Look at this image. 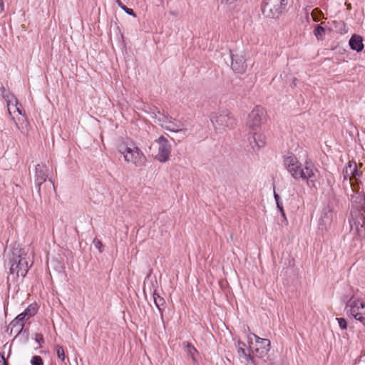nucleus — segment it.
I'll return each instance as SVG.
<instances>
[{
  "label": "nucleus",
  "instance_id": "nucleus-17",
  "mask_svg": "<svg viewBox=\"0 0 365 365\" xmlns=\"http://www.w3.org/2000/svg\"><path fill=\"white\" fill-rule=\"evenodd\" d=\"M344 180H351L353 178L356 180L357 176L359 175V173L357 170V166L356 163L349 161L347 165L345 166L344 169L342 172Z\"/></svg>",
  "mask_w": 365,
  "mask_h": 365
},
{
  "label": "nucleus",
  "instance_id": "nucleus-22",
  "mask_svg": "<svg viewBox=\"0 0 365 365\" xmlns=\"http://www.w3.org/2000/svg\"><path fill=\"white\" fill-rule=\"evenodd\" d=\"M54 184L51 179L46 180V182L43 184L42 190H41V195H43L45 196L48 195L51 193V192L54 190Z\"/></svg>",
  "mask_w": 365,
  "mask_h": 365
},
{
  "label": "nucleus",
  "instance_id": "nucleus-27",
  "mask_svg": "<svg viewBox=\"0 0 365 365\" xmlns=\"http://www.w3.org/2000/svg\"><path fill=\"white\" fill-rule=\"evenodd\" d=\"M31 365H43V361L40 356H34L31 360Z\"/></svg>",
  "mask_w": 365,
  "mask_h": 365
},
{
  "label": "nucleus",
  "instance_id": "nucleus-26",
  "mask_svg": "<svg viewBox=\"0 0 365 365\" xmlns=\"http://www.w3.org/2000/svg\"><path fill=\"white\" fill-rule=\"evenodd\" d=\"M54 349L56 352V355H57L58 358L61 361H64L66 359V354H65L63 347L61 345L57 344L54 346Z\"/></svg>",
  "mask_w": 365,
  "mask_h": 365
},
{
  "label": "nucleus",
  "instance_id": "nucleus-13",
  "mask_svg": "<svg viewBox=\"0 0 365 365\" xmlns=\"http://www.w3.org/2000/svg\"><path fill=\"white\" fill-rule=\"evenodd\" d=\"M248 142L252 152H257L266 145V138L259 131H250Z\"/></svg>",
  "mask_w": 365,
  "mask_h": 365
},
{
  "label": "nucleus",
  "instance_id": "nucleus-33",
  "mask_svg": "<svg viewBox=\"0 0 365 365\" xmlns=\"http://www.w3.org/2000/svg\"><path fill=\"white\" fill-rule=\"evenodd\" d=\"M0 90H1V94H2L3 97L5 98V100H6V101H7V96H13L12 94L9 93L6 91V89L4 87H3V86L0 88Z\"/></svg>",
  "mask_w": 365,
  "mask_h": 365
},
{
  "label": "nucleus",
  "instance_id": "nucleus-10",
  "mask_svg": "<svg viewBox=\"0 0 365 365\" xmlns=\"http://www.w3.org/2000/svg\"><path fill=\"white\" fill-rule=\"evenodd\" d=\"M49 169L43 164H38L35 168V184L38 188L37 192L41 197L42 186L48 178Z\"/></svg>",
  "mask_w": 365,
  "mask_h": 365
},
{
  "label": "nucleus",
  "instance_id": "nucleus-32",
  "mask_svg": "<svg viewBox=\"0 0 365 365\" xmlns=\"http://www.w3.org/2000/svg\"><path fill=\"white\" fill-rule=\"evenodd\" d=\"M121 9L123 11H124L126 14L133 16V17H135L136 16V14H135V12L133 11V10L132 9H130V8H128L127 6H121Z\"/></svg>",
  "mask_w": 365,
  "mask_h": 365
},
{
  "label": "nucleus",
  "instance_id": "nucleus-21",
  "mask_svg": "<svg viewBox=\"0 0 365 365\" xmlns=\"http://www.w3.org/2000/svg\"><path fill=\"white\" fill-rule=\"evenodd\" d=\"M182 347L185 350L187 354L191 356L192 359L195 361V355L197 353V349L188 341L182 342Z\"/></svg>",
  "mask_w": 365,
  "mask_h": 365
},
{
  "label": "nucleus",
  "instance_id": "nucleus-20",
  "mask_svg": "<svg viewBox=\"0 0 365 365\" xmlns=\"http://www.w3.org/2000/svg\"><path fill=\"white\" fill-rule=\"evenodd\" d=\"M9 326L11 327L10 334H12L14 333L15 336L19 335L24 327V325L21 324L20 322H16L14 319L11 322Z\"/></svg>",
  "mask_w": 365,
  "mask_h": 365
},
{
  "label": "nucleus",
  "instance_id": "nucleus-18",
  "mask_svg": "<svg viewBox=\"0 0 365 365\" xmlns=\"http://www.w3.org/2000/svg\"><path fill=\"white\" fill-rule=\"evenodd\" d=\"M7 107L10 114L17 112L19 115L23 114L22 105L18 102L14 96H7Z\"/></svg>",
  "mask_w": 365,
  "mask_h": 365
},
{
  "label": "nucleus",
  "instance_id": "nucleus-3",
  "mask_svg": "<svg viewBox=\"0 0 365 365\" xmlns=\"http://www.w3.org/2000/svg\"><path fill=\"white\" fill-rule=\"evenodd\" d=\"M345 311L347 315L365 325V303L361 299L351 296L346 302Z\"/></svg>",
  "mask_w": 365,
  "mask_h": 365
},
{
  "label": "nucleus",
  "instance_id": "nucleus-39",
  "mask_svg": "<svg viewBox=\"0 0 365 365\" xmlns=\"http://www.w3.org/2000/svg\"><path fill=\"white\" fill-rule=\"evenodd\" d=\"M236 346H237V348H245L246 346L245 344L242 341H238Z\"/></svg>",
  "mask_w": 365,
  "mask_h": 365
},
{
  "label": "nucleus",
  "instance_id": "nucleus-24",
  "mask_svg": "<svg viewBox=\"0 0 365 365\" xmlns=\"http://www.w3.org/2000/svg\"><path fill=\"white\" fill-rule=\"evenodd\" d=\"M323 24H317L314 30V34L317 40H323L325 35V29L322 26Z\"/></svg>",
  "mask_w": 365,
  "mask_h": 365
},
{
  "label": "nucleus",
  "instance_id": "nucleus-34",
  "mask_svg": "<svg viewBox=\"0 0 365 365\" xmlns=\"http://www.w3.org/2000/svg\"><path fill=\"white\" fill-rule=\"evenodd\" d=\"M357 199L359 200V202L360 203L363 202L361 210L364 211V213H365V196L364 195L359 196L357 197Z\"/></svg>",
  "mask_w": 365,
  "mask_h": 365
},
{
  "label": "nucleus",
  "instance_id": "nucleus-1",
  "mask_svg": "<svg viewBox=\"0 0 365 365\" xmlns=\"http://www.w3.org/2000/svg\"><path fill=\"white\" fill-rule=\"evenodd\" d=\"M29 262L27 254L24 249L14 247L9 255L10 274L14 278H18L19 277L24 278L32 264L29 265Z\"/></svg>",
  "mask_w": 365,
  "mask_h": 365
},
{
  "label": "nucleus",
  "instance_id": "nucleus-41",
  "mask_svg": "<svg viewBox=\"0 0 365 365\" xmlns=\"http://www.w3.org/2000/svg\"><path fill=\"white\" fill-rule=\"evenodd\" d=\"M274 200L276 201L277 205H278V203H281L279 201V196L278 195V194L276 193L275 191H274Z\"/></svg>",
  "mask_w": 365,
  "mask_h": 365
},
{
  "label": "nucleus",
  "instance_id": "nucleus-5",
  "mask_svg": "<svg viewBox=\"0 0 365 365\" xmlns=\"http://www.w3.org/2000/svg\"><path fill=\"white\" fill-rule=\"evenodd\" d=\"M287 0H263L262 12L265 17L277 18L286 10Z\"/></svg>",
  "mask_w": 365,
  "mask_h": 365
},
{
  "label": "nucleus",
  "instance_id": "nucleus-9",
  "mask_svg": "<svg viewBox=\"0 0 365 365\" xmlns=\"http://www.w3.org/2000/svg\"><path fill=\"white\" fill-rule=\"evenodd\" d=\"M155 141L158 144V151L155 155V159L160 163L167 162L170 155L171 145L163 135L160 136Z\"/></svg>",
  "mask_w": 365,
  "mask_h": 365
},
{
  "label": "nucleus",
  "instance_id": "nucleus-2",
  "mask_svg": "<svg viewBox=\"0 0 365 365\" xmlns=\"http://www.w3.org/2000/svg\"><path fill=\"white\" fill-rule=\"evenodd\" d=\"M210 120L217 131L232 129L236 125V119L227 110L212 113Z\"/></svg>",
  "mask_w": 365,
  "mask_h": 365
},
{
  "label": "nucleus",
  "instance_id": "nucleus-30",
  "mask_svg": "<svg viewBox=\"0 0 365 365\" xmlns=\"http://www.w3.org/2000/svg\"><path fill=\"white\" fill-rule=\"evenodd\" d=\"M336 320L341 329H346L347 328V322L344 318H336Z\"/></svg>",
  "mask_w": 365,
  "mask_h": 365
},
{
  "label": "nucleus",
  "instance_id": "nucleus-38",
  "mask_svg": "<svg viewBox=\"0 0 365 365\" xmlns=\"http://www.w3.org/2000/svg\"><path fill=\"white\" fill-rule=\"evenodd\" d=\"M278 210L280 211L282 215L285 217V213H284V209H283V206H282V203H278V205H277Z\"/></svg>",
  "mask_w": 365,
  "mask_h": 365
},
{
  "label": "nucleus",
  "instance_id": "nucleus-44",
  "mask_svg": "<svg viewBox=\"0 0 365 365\" xmlns=\"http://www.w3.org/2000/svg\"><path fill=\"white\" fill-rule=\"evenodd\" d=\"M316 16H317V17L319 19V17H320L321 16H319V15L317 14H316Z\"/></svg>",
  "mask_w": 365,
  "mask_h": 365
},
{
  "label": "nucleus",
  "instance_id": "nucleus-37",
  "mask_svg": "<svg viewBox=\"0 0 365 365\" xmlns=\"http://www.w3.org/2000/svg\"><path fill=\"white\" fill-rule=\"evenodd\" d=\"M35 340L38 344H41L43 342V337L41 334H36L35 336Z\"/></svg>",
  "mask_w": 365,
  "mask_h": 365
},
{
  "label": "nucleus",
  "instance_id": "nucleus-40",
  "mask_svg": "<svg viewBox=\"0 0 365 365\" xmlns=\"http://www.w3.org/2000/svg\"><path fill=\"white\" fill-rule=\"evenodd\" d=\"M250 336H252L251 334L248 336L247 343L249 344L250 350L252 351V348L253 347V346H252V345L253 344V343H252V339L250 337Z\"/></svg>",
  "mask_w": 365,
  "mask_h": 365
},
{
  "label": "nucleus",
  "instance_id": "nucleus-8",
  "mask_svg": "<svg viewBox=\"0 0 365 365\" xmlns=\"http://www.w3.org/2000/svg\"><path fill=\"white\" fill-rule=\"evenodd\" d=\"M252 336L255 339V344L252 348V353L259 359H263L268 355L271 349V342L267 339H263L254 333H251Z\"/></svg>",
  "mask_w": 365,
  "mask_h": 365
},
{
  "label": "nucleus",
  "instance_id": "nucleus-31",
  "mask_svg": "<svg viewBox=\"0 0 365 365\" xmlns=\"http://www.w3.org/2000/svg\"><path fill=\"white\" fill-rule=\"evenodd\" d=\"M318 14L319 16H324L322 11L321 10H319V9L316 8L313 10L312 13V16L313 17V19L314 21H319V18L317 16H316V14Z\"/></svg>",
  "mask_w": 365,
  "mask_h": 365
},
{
  "label": "nucleus",
  "instance_id": "nucleus-25",
  "mask_svg": "<svg viewBox=\"0 0 365 365\" xmlns=\"http://www.w3.org/2000/svg\"><path fill=\"white\" fill-rule=\"evenodd\" d=\"M37 309L35 304L29 305L22 314H25V317L29 319L36 314Z\"/></svg>",
  "mask_w": 365,
  "mask_h": 365
},
{
  "label": "nucleus",
  "instance_id": "nucleus-23",
  "mask_svg": "<svg viewBox=\"0 0 365 365\" xmlns=\"http://www.w3.org/2000/svg\"><path fill=\"white\" fill-rule=\"evenodd\" d=\"M153 301H154L155 306L158 309L159 312L162 314L163 313L162 307H163L165 303V299L163 297H161L158 293H156V292H154Z\"/></svg>",
  "mask_w": 365,
  "mask_h": 365
},
{
  "label": "nucleus",
  "instance_id": "nucleus-42",
  "mask_svg": "<svg viewBox=\"0 0 365 365\" xmlns=\"http://www.w3.org/2000/svg\"><path fill=\"white\" fill-rule=\"evenodd\" d=\"M4 0H0V14L4 11Z\"/></svg>",
  "mask_w": 365,
  "mask_h": 365
},
{
  "label": "nucleus",
  "instance_id": "nucleus-14",
  "mask_svg": "<svg viewBox=\"0 0 365 365\" xmlns=\"http://www.w3.org/2000/svg\"><path fill=\"white\" fill-rule=\"evenodd\" d=\"M350 215L351 217L349 219V221L351 229L352 230L353 227L355 226L356 232L359 233V227H363L365 226V217L364 215V212H362L361 210L359 207L352 205Z\"/></svg>",
  "mask_w": 365,
  "mask_h": 365
},
{
  "label": "nucleus",
  "instance_id": "nucleus-43",
  "mask_svg": "<svg viewBox=\"0 0 365 365\" xmlns=\"http://www.w3.org/2000/svg\"><path fill=\"white\" fill-rule=\"evenodd\" d=\"M115 3L118 4V6L121 9V6H125V5L121 2L120 0H116Z\"/></svg>",
  "mask_w": 365,
  "mask_h": 365
},
{
  "label": "nucleus",
  "instance_id": "nucleus-12",
  "mask_svg": "<svg viewBox=\"0 0 365 365\" xmlns=\"http://www.w3.org/2000/svg\"><path fill=\"white\" fill-rule=\"evenodd\" d=\"M284 165L291 176L296 180L302 164L293 153L284 157Z\"/></svg>",
  "mask_w": 365,
  "mask_h": 365
},
{
  "label": "nucleus",
  "instance_id": "nucleus-36",
  "mask_svg": "<svg viewBox=\"0 0 365 365\" xmlns=\"http://www.w3.org/2000/svg\"><path fill=\"white\" fill-rule=\"evenodd\" d=\"M94 244H95V246L99 250V251L101 252H102V247H103V244L102 242L97 240V239H95L94 241H93Z\"/></svg>",
  "mask_w": 365,
  "mask_h": 365
},
{
  "label": "nucleus",
  "instance_id": "nucleus-7",
  "mask_svg": "<svg viewBox=\"0 0 365 365\" xmlns=\"http://www.w3.org/2000/svg\"><path fill=\"white\" fill-rule=\"evenodd\" d=\"M266 121V112L261 106H256L248 115L247 125L250 131H260L261 125Z\"/></svg>",
  "mask_w": 365,
  "mask_h": 365
},
{
  "label": "nucleus",
  "instance_id": "nucleus-11",
  "mask_svg": "<svg viewBox=\"0 0 365 365\" xmlns=\"http://www.w3.org/2000/svg\"><path fill=\"white\" fill-rule=\"evenodd\" d=\"M158 120L162 128L165 129L178 133L182 130V124L180 120L173 118L166 114H160L158 118Z\"/></svg>",
  "mask_w": 365,
  "mask_h": 365
},
{
  "label": "nucleus",
  "instance_id": "nucleus-28",
  "mask_svg": "<svg viewBox=\"0 0 365 365\" xmlns=\"http://www.w3.org/2000/svg\"><path fill=\"white\" fill-rule=\"evenodd\" d=\"M243 359L245 360L247 365H256L254 356L250 354H247Z\"/></svg>",
  "mask_w": 365,
  "mask_h": 365
},
{
  "label": "nucleus",
  "instance_id": "nucleus-19",
  "mask_svg": "<svg viewBox=\"0 0 365 365\" xmlns=\"http://www.w3.org/2000/svg\"><path fill=\"white\" fill-rule=\"evenodd\" d=\"M349 44L351 49L356 52H360L364 48L363 38L359 35H353L349 39Z\"/></svg>",
  "mask_w": 365,
  "mask_h": 365
},
{
  "label": "nucleus",
  "instance_id": "nucleus-4",
  "mask_svg": "<svg viewBox=\"0 0 365 365\" xmlns=\"http://www.w3.org/2000/svg\"><path fill=\"white\" fill-rule=\"evenodd\" d=\"M119 152L128 163H131L135 167H143L145 165L146 157L138 147H120Z\"/></svg>",
  "mask_w": 365,
  "mask_h": 365
},
{
  "label": "nucleus",
  "instance_id": "nucleus-6",
  "mask_svg": "<svg viewBox=\"0 0 365 365\" xmlns=\"http://www.w3.org/2000/svg\"><path fill=\"white\" fill-rule=\"evenodd\" d=\"M319 172L311 161H306L304 166H301L296 180L306 181L308 186L316 187Z\"/></svg>",
  "mask_w": 365,
  "mask_h": 365
},
{
  "label": "nucleus",
  "instance_id": "nucleus-29",
  "mask_svg": "<svg viewBox=\"0 0 365 365\" xmlns=\"http://www.w3.org/2000/svg\"><path fill=\"white\" fill-rule=\"evenodd\" d=\"M15 320H16V322H20L21 324L24 325V323L26 320H28L26 317H25V314H19L17 317H16L14 318Z\"/></svg>",
  "mask_w": 365,
  "mask_h": 365
},
{
  "label": "nucleus",
  "instance_id": "nucleus-15",
  "mask_svg": "<svg viewBox=\"0 0 365 365\" xmlns=\"http://www.w3.org/2000/svg\"><path fill=\"white\" fill-rule=\"evenodd\" d=\"M232 58V68L239 73H243L247 69V63L245 54L244 52L241 53H236L231 56Z\"/></svg>",
  "mask_w": 365,
  "mask_h": 365
},
{
  "label": "nucleus",
  "instance_id": "nucleus-35",
  "mask_svg": "<svg viewBox=\"0 0 365 365\" xmlns=\"http://www.w3.org/2000/svg\"><path fill=\"white\" fill-rule=\"evenodd\" d=\"M237 351L238 355L242 358L247 354L245 348H237Z\"/></svg>",
  "mask_w": 365,
  "mask_h": 365
},
{
  "label": "nucleus",
  "instance_id": "nucleus-16",
  "mask_svg": "<svg viewBox=\"0 0 365 365\" xmlns=\"http://www.w3.org/2000/svg\"><path fill=\"white\" fill-rule=\"evenodd\" d=\"M334 212L330 208L324 209L319 220V229L322 230H328L333 222Z\"/></svg>",
  "mask_w": 365,
  "mask_h": 365
}]
</instances>
